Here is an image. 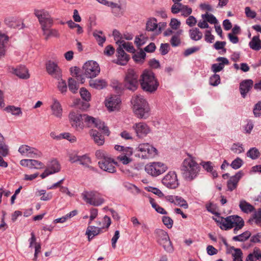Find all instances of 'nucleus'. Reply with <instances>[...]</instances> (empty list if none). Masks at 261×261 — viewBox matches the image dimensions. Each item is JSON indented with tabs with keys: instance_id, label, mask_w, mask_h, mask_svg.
<instances>
[{
	"instance_id": "obj_56",
	"label": "nucleus",
	"mask_w": 261,
	"mask_h": 261,
	"mask_svg": "<svg viewBox=\"0 0 261 261\" xmlns=\"http://www.w3.org/2000/svg\"><path fill=\"white\" fill-rule=\"evenodd\" d=\"M206 209L207 210L211 212V213L213 214H215L216 215H217L218 216V218H213L215 221L219 224H220V225H222L223 226V223L225 222V221L224 222H223V219L224 218L222 217H220L219 215V213H215L213 211H212L210 206H206Z\"/></svg>"
},
{
	"instance_id": "obj_62",
	"label": "nucleus",
	"mask_w": 261,
	"mask_h": 261,
	"mask_svg": "<svg viewBox=\"0 0 261 261\" xmlns=\"http://www.w3.org/2000/svg\"><path fill=\"white\" fill-rule=\"evenodd\" d=\"M61 139H65L71 142H74L76 141V138L74 136H71V134L69 133H64L60 134Z\"/></svg>"
},
{
	"instance_id": "obj_24",
	"label": "nucleus",
	"mask_w": 261,
	"mask_h": 261,
	"mask_svg": "<svg viewBox=\"0 0 261 261\" xmlns=\"http://www.w3.org/2000/svg\"><path fill=\"white\" fill-rule=\"evenodd\" d=\"M200 165L202 166L203 168L206 171V172L210 173L214 178L218 177L217 172L214 169V165L211 161H202L200 163Z\"/></svg>"
},
{
	"instance_id": "obj_53",
	"label": "nucleus",
	"mask_w": 261,
	"mask_h": 261,
	"mask_svg": "<svg viewBox=\"0 0 261 261\" xmlns=\"http://www.w3.org/2000/svg\"><path fill=\"white\" fill-rule=\"evenodd\" d=\"M231 150L234 153L237 154H240L244 151V149L242 144L234 143L231 148Z\"/></svg>"
},
{
	"instance_id": "obj_3",
	"label": "nucleus",
	"mask_w": 261,
	"mask_h": 261,
	"mask_svg": "<svg viewBox=\"0 0 261 261\" xmlns=\"http://www.w3.org/2000/svg\"><path fill=\"white\" fill-rule=\"evenodd\" d=\"M139 82L144 91L154 93L159 86V83L155 76V74L150 70H145L142 73Z\"/></svg>"
},
{
	"instance_id": "obj_60",
	"label": "nucleus",
	"mask_w": 261,
	"mask_h": 261,
	"mask_svg": "<svg viewBox=\"0 0 261 261\" xmlns=\"http://www.w3.org/2000/svg\"><path fill=\"white\" fill-rule=\"evenodd\" d=\"M135 43L138 47H140L145 43V38L143 35L137 36L135 38Z\"/></svg>"
},
{
	"instance_id": "obj_10",
	"label": "nucleus",
	"mask_w": 261,
	"mask_h": 261,
	"mask_svg": "<svg viewBox=\"0 0 261 261\" xmlns=\"http://www.w3.org/2000/svg\"><path fill=\"white\" fill-rule=\"evenodd\" d=\"M96 191H84L82 193L83 200L87 203L94 206H99L104 202V199L99 196Z\"/></svg>"
},
{
	"instance_id": "obj_23",
	"label": "nucleus",
	"mask_w": 261,
	"mask_h": 261,
	"mask_svg": "<svg viewBox=\"0 0 261 261\" xmlns=\"http://www.w3.org/2000/svg\"><path fill=\"white\" fill-rule=\"evenodd\" d=\"M53 114L56 117L61 118L62 115V108L59 101L56 98H53V104L51 105Z\"/></svg>"
},
{
	"instance_id": "obj_55",
	"label": "nucleus",
	"mask_w": 261,
	"mask_h": 261,
	"mask_svg": "<svg viewBox=\"0 0 261 261\" xmlns=\"http://www.w3.org/2000/svg\"><path fill=\"white\" fill-rule=\"evenodd\" d=\"M162 221L164 224L168 228H172L173 224V220L169 217L163 216L162 217Z\"/></svg>"
},
{
	"instance_id": "obj_19",
	"label": "nucleus",
	"mask_w": 261,
	"mask_h": 261,
	"mask_svg": "<svg viewBox=\"0 0 261 261\" xmlns=\"http://www.w3.org/2000/svg\"><path fill=\"white\" fill-rule=\"evenodd\" d=\"M121 100L117 96H111L106 100L105 105L110 111L118 110Z\"/></svg>"
},
{
	"instance_id": "obj_59",
	"label": "nucleus",
	"mask_w": 261,
	"mask_h": 261,
	"mask_svg": "<svg viewBox=\"0 0 261 261\" xmlns=\"http://www.w3.org/2000/svg\"><path fill=\"white\" fill-rule=\"evenodd\" d=\"M253 114L255 117L261 116V101L256 103L253 109Z\"/></svg>"
},
{
	"instance_id": "obj_33",
	"label": "nucleus",
	"mask_w": 261,
	"mask_h": 261,
	"mask_svg": "<svg viewBox=\"0 0 261 261\" xmlns=\"http://www.w3.org/2000/svg\"><path fill=\"white\" fill-rule=\"evenodd\" d=\"M8 37L4 34H0V58L4 56L5 53V43L8 41Z\"/></svg>"
},
{
	"instance_id": "obj_5",
	"label": "nucleus",
	"mask_w": 261,
	"mask_h": 261,
	"mask_svg": "<svg viewBox=\"0 0 261 261\" xmlns=\"http://www.w3.org/2000/svg\"><path fill=\"white\" fill-rule=\"evenodd\" d=\"M244 226L243 219L238 215H231L225 218V222L223 223V226H220L222 229L229 230L233 227V233L237 234L238 231Z\"/></svg>"
},
{
	"instance_id": "obj_58",
	"label": "nucleus",
	"mask_w": 261,
	"mask_h": 261,
	"mask_svg": "<svg viewBox=\"0 0 261 261\" xmlns=\"http://www.w3.org/2000/svg\"><path fill=\"white\" fill-rule=\"evenodd\" d=\"M226 42L217 41L214 44V47L216 50L223 49V52L226 53V49L224 48Z\"/></svg>"
},
{
	"instance_id": "obj_38",
	"label": "nucleus",
	"mask_w": 261,
	"mask_h": 261,
	"mask_svg": "<svg viewBox=\"0 0 261 261\" xmlns=\"http://www.w3.org/2000/svg\"><path fill=\"white\" fill-rule=\"evenodd\" d=\"M260 155L259 150L255 147L250 148L247 152V156L252 160L257 159Z\"/></svg>"
},
{
	"instance_id": "obj_22",
	"label": "nucleus",
	"mask_w": 261,
	"mask_h": 261,
	"mask_svg": "<svg viewBox=\"0 0 261 261\" xmlns=\"http://www.w3.org/2000/svg\"><path fill=\"white\" fill-rule=\"evenodd\" d=\"M13 73L19 78L22 79H27L30 77L28 70L24 65H20L14 69Z\"/></svg>"
},
{
	"instance_id": "obj_28",
	"label": "nucleus",
	"mask_w": 261,
	"mask_h": 261,
	"mask_svg": "<svg viewBox=\"0 0 261 261\" xmlns=\"http://www.w3.org/2000/svg\"><path fill=\"white\" fill-rule=\"evenodd\" d=\"M239 207L243 213L246 214L250 213L255 211L254 207L245 200H241L240 201Z\"/></svg>"
},
{
	"instance_id": "obj_1",
	"label": "nucleus",
	"mask_w": 261,
	"mask_h": 261,
	"mask_svg": "<svg viewBox=\"0 0 261 261\" xmlns=\"http://www.w3.org/2000/svg\"><path fill=\"white\" fill-rule=\"evenodd\" d=\"M182 177L187 181H192L198 175L200 167L191 156L185 159L180 168Z\"/></svg>"
},
{
	"instance_id": "obj_39",
	"label": "nucleus",
	"mask_w": 261,
	"mask_h": 261,
	"mask_svg": "<svg viewBox=\"0 0 261 261\" xmlns=\"http://www.w3.org/2000/svg\"><path fill=\"white\" fill-rule=\"evenodd\" d=\"M68 83L69 90L73 93H76L79 86L77 85L76 81L72 78L70 77L68 79Z\"/></svg>"
},
{
	"instance_id": "obj_41",
	"label": "nucleus",
	"mask_w": 261,
	"mask_h": 261,
	"mask_svg": "<svg viewBox=\"0 0 261 261\" xmlns=\"http://www.w3.org/2000/svg\"><path fill=\"white\" fill-rule=\"evenodd\" d=\"M42 156V153L35 148L32 147L27 156L31 158H38Z\"/></svg>"
},
{
	"instance_id": "obj_46",
	"label": "nucleus",
	"mask_w": 261,
	"mask_h": 261,
	"mask_svg": "<svg viewBox=\"0 0 261 261\" xmlns=\"http://www.w3.org/2000/svg\"><path fill=\"white\" fill-rule=\"evenodd\" d=\"M146 57V53L143 50H141L140 51L135 54L133 56V58L134 61L136 62L141 61V60H144Z\"/></svg>"
},
{
	"instance_id": "obj_43",
	"label": "nucleus",
	"mask_w": 261,
	"mask_h": 261,
	"mask_svg": "<svg viewBox=\"0 0 261 261\" xmlns=\"http://www.w3.org/2000/svg\"><path fill=\"white\" fill-rule=\"evenodd\" d=\"M174 204L182 207L184 208H187L188 207V204L187 201L183 198L178 196H175Z\"/></svg>"
},
{
	"instance_id": "obj_29",
	"label": "nucleus",
	"mask_w": 261,
	"mask_h": 261,
	"mask_svg": "<svg viewBox=\"0 0 261 261\" xmlns=\"http://www.w3.org/2000/svg\"><path fill=\"white\" fill-rule=\"evenodd\" d=\"M89 84L91 87L97 90H101L107 86V83L103 80H90Z\"/></svg>"
},
{
	"instance_id": "obj_8",
	"label": "nucleus",
	"mask_w": 261,
	"mask_h": 261,
	"mask_svg": "<svg viewBox=\"0 0 261 261\" xmlns=\"http://www.w3.org/2000/svg\"><path fill=\"white\" fill-rule=\"evenodd\" d=\"M34 14L37 17L42 31L51 28L54 21L47 11L44 9H35Z\"/></svg>"
},
{
	"instance_id": "obj_32",
	"label": "nucleus",
	"mask_w": 261,
	"mask_h": 261,
	"mask_svg": "<svg viewBox=\"0 0 261 261\" xmlns=\"http://www.w3.org/2000/svg\"><path fill=\"white\" fill-rule=\"evenodd\" d=\"M250 47L254 50H258L261 48V40L259 36H254L249 43Z\"/></svg>"
},
{
	"instance_id": "obj_4",
	"label": "nucleus",
	"mask_w": 261,
	"mask_h": 261,
	"mask_svg": "<svg viewBox=\"0 0 261 261\" xmlns=\"http://www.w3.org/2000/svg\"><path fill=\"white\" fill-rule=\"evenodd\" d=\"M133 110L135 115L139 119H146L150 114V109L147 101L141 95L136 97Z\"/></svg>"
},
{
	"instance_id": "obj_54",
	"label": "nucleus",
	"mask_w": 261,
	"mask_h": 261,
	"mask_svg": "<svg viewBox=\"0 0 261 261\" xmlns=\"http://www.w3.org/2000/svg\"><path fill=\"white\" fill-rule=\"evenodd\" d=\"M8 154L9 148L8 145H7L5 142L0 144V154L3 157H5L7 156Z\"/></svg>"
},
{
	"instance_id": "obj_6",
	"label": "nucleus",
	"mask_w": 261,
	"mask_h": 261,
	"mask_svg": "<svg viewBox=\"0 0 261 261\" xmlns=\"http://www.w3.org/2000/svg\"><path fill=\"white\" fill-rule=\"evenodd\" d=\"M139 82V75L137 72L133 69H128L123 82L125 88L135 91L138 88Z\"/></svg>"
},
{
	"instance_id": "obj_31",
	"label": "nucleus",
	"mask_w": 261,
	"mask_h": 261,
	"mask_svg": "<svg viewBox=\"0 0 261 261\" xmlns=\"http://www.w3.org/2000/svg\"><path fill=\"white\" fill-rule=\"evenodd\" d=\"M158 27L157 19L155 18H150L148 19L146 24V30L148 32H153Z\"/></svg>"
},
{
	"instance_id": "obj_2",
	"label": "nucleus",
	"mask_w": 261,
	"mask_h": 261,
	"mask_svg": "<svg viewBox=\"0 0 261 261\" xmlns=\"http://www.w3.org/2000/svg\"><path fill=\"white\" fill-rule=\"evenodd\" d=\"M69 120L71 126L76 130H82L86 125L93 123L94 117L86 114H81L78 111H72L69 114Z\"/></svg>"
},
{
	"instance_id": "obj_57",
	"label": "nucleus",
	"mask_w": 261,
	"mask_h": 261,
	"mask_svg": "<svg viewBox=\"0 0 261 261\" xmlns=\"http://www.w3.org/2000/svg\"><path fill=\"white\" fill-rule=\"evenodd\" d=\"M183 5L180 3H175L171 7V12L173 14H177L181 12Z\"/></svg>"
},
{
	"instance_id": "obj_63",
	"label": "nucleus",
	"mask_w": 261,
	"mask_h": 261,
	"mask_svg": "<svg viewBox=\"0 0 261 261\" xmlns=\"http://www.w3.org/2000/svg\"><path fill=\"white\" fill-rule=\"evenodd\" d=\"M224 67V66L219 63L213 64L212 66V70L214 73H217L221 71Z\"/></svg>"
},
{
	"instance_id": "obj_64",
	"label": "nucleus",
	"mask_w": 261,
	"mask_h": 261,
	"mask_svg": "<svg viewBox=\"0 0 261 261\" xmlns=\"http://www.w3.org/2000/svg\"><path fill=\"white\" fill-rule=\"evenodd\" d=\"M192 10L191 8H189L187 6L183 5L181 12L182 15L187 17L192 13Z\"/></svg>"
},
{
	"instance_id": "obj_37",
	"label": "nucleus",
	"mask_w": 261,
	"mask_h": 261,
	"mask_svg": "<svg viewBox=\"0 0 261 261\" xmlns=\"http://www.w3.org/2000/svg\"><path fill=\"white\" fill-rule=\"evenodd\" d=\"M47 169H49L50 172L54 174L60 171V165L57 160H53Z\"/></svg>"
},
{
	"instance_id": "obj_14",
	"label": "nucleus",
	"mask_w": 261,
	"mask_h": 261,
	"mask_svg": "<svg viewBox=\"0 0 261 261\" xmlns=\"http://www.w3.org/2000/svg\"><path fill=\"white\" fill-rule=\"evenodd\" d=\"M163 184L170 189H175L178 186L177 175L175 172H169L162 179Z\"/></svg>"
},
{
	"instance_id": "obj_50",
	"label": "nucleus",
	"mask_w": 261,
	"mask_h": 261,
	"mask_svg": "<svg viewBox=\"0 0 261 261\" xmlns=\"http://www.w3.org/2000/svg\"><path fill=\"white\" fill-rule=\"evenodd\" d=\"M231 249L234 250L235 252L232 254L233 258L237 261H242V251L241 249L235 248L234 247H231Z\"/></svg>"
},
{
	"instance_id": "obj_27",
	"label": "nucleus",
	"mask_w": 261,
	"mask_h": 261,
	"mask_svg": "<svg viewBox=\"0 0 261 261\" xmlns=\"http://www.w3.org/2000/svg\"><path fill=\"white\" fill-rule=\"evenodd\" d=\"M101 228L94 226H89L86 230V234L88 236V241L90 242L96 236L99 234Z\"/></svg>"
},
{
	"instance_id": "obj_40",
	"label": "nucleus",
	"mask_w": 261,
	"mask_h": 261,
	"mask_svg": "<svg viewBox=\"0 0 261 261\" xmlns=\"http://www.w3.org/2000/svg\"><path fill=\"white\" fill-rule=\"evenodd\" d=\"M102 32L101 31H95L93 32V36L95 39L97 41L98 44L100 46H102L103 43L106 41V37L105 36H101L100 34H102Z\"/></svg>"
},
{
	"instance_id": "obj_30",
	"label": "nucleus",
	"mask_w": 261,
	"mask_h": 261,
	"mask_svg": "<svg viewBox=\"0 0 261 261\" xmlns=\"http://www.w3.org/2000/svg\"><path fill=\"white\" fill-rule=\"evenodd\" d=\"M189 33L190 38L194 41L200 40L203 36L202 33L197 28L190 29Z\"/></svg>"
},
{
	"instance_id": "obj_44",
	"label": "nucleus",
	"mask_w": 261,
	"mask_h": 261,
	"mask_svg": "<svg viewBox=\"0 0 261 261\" xmlns=\"http://www.w3.org/2000/svg\"><path fill=\"white\" fill-rule=\"evenodd\" d=\"M108 6L110 7L113 9H119V11L117 12H115V10H112V12L115 14V15L117 16L119 15H122L123 11H122V8L120 5L118 4L109 2V4L108 5Z\"/></svg>"
},
{
	"instance_id": "obj_15",
	"label": "nucleus",
	"mask_w": 261,
	"mask_h": 261,
	"mask_svg": "<svg viewBox=\"0 0 261 261\" xmlns=\"http://www.w3.org/2000/svg\"><path fill=\"white\" fill-rule=\"evenodd\" d=\"M117 163L110 158H104L102 160L98 162L99 167L102 170L109 173H114L116 169L114 164Z\"/></svg>"
},
{
	"instance_id": "obj_36",
	"label": "nucleus",
	"mask_w": 261,
	"mask_h": 261,
	"mask_svg": "<svg viewBox=\"0 0 261 261\" xmlns=\"http://www.w3.org/2000/svg\"><path fill=\"white\" fill-rule=\"evenodd\" d=\"M251 235V233L249 231H246L239 235L233 237L232 240L234 241L244 242L248 240Z\"/></svg>"
},
{
	"instance_id": "obj_49",
	"label": "nucleus",
	"mask_w": 261,
	"mask_h": 261,
	"mask_svg": "<svg viewBox=\"0 0 261 261\" xmlns=\"http://www.w3.org/2000/svg\"><path fill=\"white\" fill-rule=\"evenodd\" d=\"M80 95L83 100L89 101L91 99V94L90 92L84 88L80 89Z\"/></svg>"
},
{
	"instance_id": "obj_20",
	"label": "nucleus",
	"mask_w": 261,
	"mask_h": 261,
	"mask_svg": "<svg viewBox=\"0 0 261 261\" xmlns=\"http://www.w3.org/2000/svg\"><path fill=\"white\" fill-rule=\"evenodd\" d=\"M117 61L116 63L120 65H125L127 63L129 57L123 50V48L119 46L117 49Z\"/></svg>"
},
{
	"instance_id": "obj_35",
	"label": "nucleus",
	"mask_w": 261,
	"mask_h": 261,
	"mask_svg": "<svg viewBox=\"0 0 261 261\" xmlns=\"http://www.w3.org/2000/svg\"><path fill=\"white\" fill-rule=\"evenodd\" d=\"M43 34L45 36V39L46 40H48L50 37H59L60 36L57 30L51 29L50 28L43 30Z\"/></svg>"
},
{
	"instance_id": "obj_26",
	"label": "nucleus",
	"mask_w": 261,
	"mask_h": 261,
	"mask_svg": "<svg viewBox=\"0 0 261 261\" xmlns=\"http://www.w3.org/2000/svg\"><path fill=\"white\" fill-rule=\"evenodd\" d=\"M90 135L93 139L95 143L98 145H102L105 142L103 136L95 129H91L89 132Z\"/></svg>"
},
{
	"instance_id": "obj_9",
	"label": "nucleus",
	"mask_w": 261,
	"mask_h": 261,
	"mask_svg": "<svg viewBox=\"0 0 261 261\" xmlns=\"http://www.w3.org/2000/svg\"><path fill=\"white\" fill-rule=\"evenodd\" d=\"M136 151L140 152L139 157L143 159H152L158 155V150L149 143L140 144L135 149Z\"/></svg>"
},
{
	"instance_id": "obj_45",
	"label": "nucleus",
	"mask_w": 261,
	"mask_h": 261,
	"mask_svg": "<svg viewBox=\"0 0 261 261\" xmlns=\"http://www.w3.org/2000/svg\"><path fill=\"white\" fill-rule=\"evenodd\" d=\"M79 162L80 164L87 167L91 163L90 158L87 155L80 156Z\"/></svg>"
},
{
	"instance_id": "obj_34",
	"label": "nucleus",
	"mask_w": 261,
	"mask_h": 261,
	"mask_svg": "<svg viewBox=\"0 0 261 261\" xmlns=\"http://www.w3.org/2000/svg\"><path fill=\"white\" fill-rule=\"evenodd\" d=\"M117 44H119V46H121L123 49H125L129 53H134L135 51V49L131 43L126 42L124 40H118Z\"/></svg>"
},
{
	"instance_id": "obj_21",
	"label": "nucleus",
	"mask_w": 261,
	"mask_h": 261,
	"mask_svg": "<svg viewBox=\"0 0 261 261\" xmlns=\"http://www.w3.org/2000/svg\"><path fill=\"white\" fill-rule=\"evenodd\" d=\"M253 84V82L252 80H245L240 83L239 89L241 94L243 98L246 96L247 93L252 88Z\"/></svg>"
},
{
	"instance_id": "obj_52",
	"label": "nucleus",
	"mask_w": 261,
	"mask_h": 261,
	"mask_svg": "<svg viewBox=\"0 0 261 261\" xmlns=\"http://www.w3.org/2000/svg\"><path fill=\"white\" fill-rule=\"evenodd\" d=\"M220 83V77L219 75L214 74L212 75L210 79V83L213 86H216L218 85Z\"/></svg>"
},
{
	"instance_id": "obj_18",
	"label": "nucleus",
	"mask_w": 261,
	"mask_h": 261,
	"mask_svg": "<svg viewBox=\"0 0 261 261\" xmlns=\"http://www.w3.org/2000/svg\"><path fill=\"white\" fill-rule=\"evenodd\" d=\"M4 22L7 26L11 28L20 29L23 28L24 27V24L21 20L13 16L6 17L4 20Z\"/></svg>"
},
{
	"instance_id": "obj_42",
	"label": "nucleus",
	"mask_w": 261,
	"mask_h": 261,
	"mask_svg": "<svg viewBox=\"0 0 261 261\" xmlns=\"http://www.w3.org/2000/svg\"><path fill=\"white\" fill-rule=\"evenodd\" d=\"M8 112L11 113L13 115L18 116L22 113L21 109L19 107H15L13 106H10L6 108Z\"/></svg>"
},
{
	"instance_id": "obj_11",
	"label": "nucleus",
	"mask_w": 261,
	"mask_h": 261,
	"mask_svg": "<svg viewBox=\"0 0 261 261\" xmlns=\"http://www.w3.org/2000/svg\"><path fill=\"white\" fill-rule=\"evenodd\" d=\"M167 169V166L161 162H153L147 164L145 166V171L152 176H158Z\"/></svg>"
},
{
	"instance_id": "obj_16",
	"label": "nucleus",
	"mask_w": 261,
	"mask_h": 261,
	"mask_svg": "<svg viewBox=\"0 0 261 261\" xmlns=\"http://www.w3.org/2000/svg\"><path fill=\"white\" fill-rule=\"evenodd\" d=\"M243 175V172L242 171H239L236 173L234 175L231 176L227 182L228 190L232 191L236 189L238 186L239 181Z\"/></svg>"
},
{
	"instance_id": "obj_7",
	"label": "nucleus",
	"mask_w": 261,
	"mask_h": 261,
	"mask_svg": "<svg viewBox=\"0 0 261 261\" xmlns=\"http://www.w3.org/2000/svg\"><path fill=\"white\" fill-rule=\"evenodd\" d=\"M156 241L162 246L165 251L172 253L174 251L173 246L171 242L168 233L163 229H158L155 230Z\"/></svg>"
},
{
	"instance_id": "obj_12",
	"label": "nucleus",
	"mask_w": 261,
	"mask_h": 261,
	"mask_svg": "<svg viewBox=\"0 0 261 261\" xmlns=\"http://www.w3.org/2000/svg\"><path fill=\"white\" fill-rule=\"evenodd\" d=\"M83 69L85 76L88 78L96 77L100 72L99 65L93 61H89L83 65Z\"/></svg>"
},
{
	"instance_id": "obj_17",
	"label": "nucleus",
	"mask_w": 261,
	"mask_h": 261,
	"mask_svg": "<svg viewBox=\"0 0 261 261\" xmlns=\"http://www.w3.org/2000/svg\"><path fill=\"white\" fill-rule=\"evenodd\" d=\"M133 127L139 138L146 136L150 131L149 126L144 122L136 123Z\"/></svg>"
},
{
	"instance_id": "obj_13",
	"label": "nucleus",
	"mask_w": 261,
	"mask_h": 261,
	"mask_svg": "<svg viewBox=\"0 0 261 261\" xmlns=\"http://www.w3.org/2000/svg\"><path fill=\"white\" fill-rule=\"evenodd\" d=\"M47 73L53 77L60 80L62 76V71L58 63L51 60L48 61L45 64Z\"/></svg>"
},
{
	"instance_id": "obj_61",
	"label": "nucleus",
	"mask_w": 261,
	"mask_h": 261,
	"mask_svg": "<svg viewBox=\"0 0 261 261\" xmlns=\"http://www.w3.org/2000/svg\"><path fill=\"white\" fill-rule=\"evenodd\" d=\"M60 80H61V81L59 82L58 85V87L59 91L61 93H63L66 92V91H67V85H66V82L65 81L63 80L62 79V78L60 79Z\"/></svg>"
},
{
	"instance_id": "obj_25",
	"label": "nucleus",
	"mask_w": 261,
	"mask_h": 261,
	"mask_svg": "<svg viewBox=\"0 0 261 261\" xmlns=\"http://www.w3.org/2000/svg\"><path fill=\"white\" fill-rule=\"evenodd\" d=\"M93 123H91L90 125H88V127L95 126L97 127L99 130H102V132L107 135V136L109 135L110 132L108 129V127L105 125V123L101 121L100 120L96 119L94 117Z\"/></svg>"
},
{
	"instance_id": "obj_47",
	"label": "nucleus",
	"mask_w": 261,
	"mask_h": 261,
	"mask_svg": "<svg viewBox=\"0 0 261 261\" xmlns=\"http://www.w3.org/2000/svg\"><path fill=\"white\" fill-rule=\"evenodd\" d=\"M202 17L211 24H216L218 22L216 18L212 14L206 13L202 15Z\"/></svg>"
},
{
	"instance_id": "obj_51",
	"label": "nucleus",
	"mask_w": 261,
	"mask_h": 261,
	"mask_svg": "<svg viewBox=\"0 0 261 261\" xmlns=\"http://www.w3.org/2000/svg\"><path fill=\"white\" fill-rule=\"evenodd\" d=\"M44 167V164L37 160L30 159V168L42 169Z\"/></svg>"
},
{
	"instance_id": "obj_48",
	"label": "nucleus",
	"mask_w": 261,
	"mask_h": 261,
	"mask_svg": "<svg viewBox=\"0 0 261 261\" xmlns=\"http://www.w3.org/2000/svg\"><path fill=\"white\" fill-rule=\"evenodd\" d=\"M243 164V160L241 158L238 157L231 162L230 166L233 169L237 170L241 168Z\"/></svg>"
}]
</instances>
